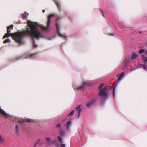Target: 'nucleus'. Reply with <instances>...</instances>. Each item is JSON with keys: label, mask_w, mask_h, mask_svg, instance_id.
<instances>
[{"label": "nucleus", "mask_w": 147, "mask_h": 147, "mask_svg": "<svg viewBox=\"0 0 147 147\" xmlns=\"http://www.w3.org/2000/svg\"><path fill=\"white\" fill-rule=\"evenodd\" d=\"M126 59H125V62L126 63Z\"/></svg>", "instance_id": "4c0bfd02"}, {"label": "nucleus", "mask_w": 147, "mask_h": 147, "mask_svg": "<svg viewBox=\"0 0 147 147\" xmlns=\"http://www.w3.org/2000/svg\"><path fill=\"white\" fill-rule=\"evenodd\" d=\"M53 0L55 4L57 5L58 9L60 11H61V6L60 5V2L58 0Z\"/></svg>", "instance_id": "39448f33"}, {"label": "nucleus", "mask_w": 147, "mask_h": 147, "mask_svg": "<svg viewBox=\"0 0 147 147\" xmlns=\"http://www.w3.org/2000/svg\"><path fill=\"white\" fill-rule=\"evenodd\" d=\"M72 122L71 121H69L67 122L66 123V127L67 129H69L71 125Z\"/></svg>", "instance_id": "9b49d317"}, {"label": "nucleus", "mask_w": 147, "mask_h": 147, "mask_svg": "<svg viewBox=\"0 0 147 147\" xmlns=\"http://www.w3.org/2000/svg\"><path fill=\"white\" fill-rule=\"evenodd\" d=\"M141 66H140V67H143V68L144 69V70H146V67H145V66L143 65V64H142V65H141Z\"/></svg>", "instance_id": "4be33fe9"}, {"label": "nucleus", "mask_w": 147, "mask_h": 147, "mask_svg": "<svg viewBox=\"0 0 147 147\" xmlns=\"http://www.w3.org/2000/svg\"><path fill=\"white\" fill-rule=\"evenodd\" d=\"M144 49H141L139 51V53L140 54H141L144 52Z\"/></svg>", "instance_id": "f3484780"}, {"label": "nucleus", "mask_w": 147, "mask_h": 147, "mask_svg": "<svg viewBox=\"0 0 147 147\" xmlns=\"http://www.w3.org/2000/svg\"><path fill=\"white\" fill-rule=\"evenodd\" d=\"M107 90L106 87H105L102 90H100L99 93V95L103 97H106L107 96Z\"/></svg>", "instance_id": "20e7f679"}, {"label": "nucleus", "mask_w": 147, "mask_h": 147, "mask_svg": "<svg viewBox=\"0 0 147 147\" xmlns=\"http://www.w3.org/2000/svg\"><path fill=\"white\" fill-rule=\"evenodd\" d=\"M33 121L32 119H23L20 121V122L21 123H24V122H32Z\"/></svg>", "instance_id": "6e6552de"}, {"label": "nucleus", "mask_w": 147, "mask_h": 147, "mask_svg": "<svg viewBox=\"0 0 147 147\" xmlns=\"http://www.w3.org/2000/svg\"><path fill=\"white\" fill-rule=\"evenodd\" d=\"M46 140L47 141L49 142L50 141L51 138L49 137H47L46 138Z\"/></svg>", "instance_id": "5701e85b"}, {"label": "nucleus", "mask_w": 147, "mask_h": 147, "mask_svg": "<svg viewBox=\"0 0 147 147\" xmlns=\"http://www.w3.org/2000/svg\"><path fill=\"white\" fill-rule=\"evenodd\" d=\"M140 32V34L141 33V32Z\"/></svg>", "instance_id": "ea45409f"}, {"label": "nucleus", "mask_w": 147, "mask_h": 147, "mask_svg": "<svg viewBox=\"0 0 147 147\" xmlns=\"http://www.w3.org/2000/svg\"><path fill=\"white\" fill-rule=\"evenodd\" d=\"M115 83V82H114V84H113V85L112 86L113 87V86H114V84Z\"/></svg>", "instance_id": "58836bf2"}, {"label": "nucleus", "mask_w": 147, "mask_h": 147, "mask_svg": "<svg viewBox=\"0 0 147 147\" xmlns=\"http://www.w3.org/2000/svg\"><path fill=\"white\" fill-rule=\"evenodd\" d=\"M40 139H39L37 140L36 142L37 144H38V143L40 141Z\"/></svg>", "instance_id": "bb28decb"}, {"label": "nucleus", "mask_w": 147, "mask_h": 147, "mask_svg": "<svg viewBox=\"0 0 147 147\" xmlns=\"http://www.w3.org/2000/svg\"><path fill=\"white\" fill-rule=\"evenodd\" d=\"M13 25H10V26H9V27H7V28H8V29H12L13 28Z\"/></svg>", "instance_id": "412c9836"}, {"label": "nucleus", "mask_w": 147, "mask_h": 147, "mask_svg": "<svg viewBox=\"0 0 147 147\" xmlns=\"http://www.w3.org/2000/svg\"><path fill=\"white\" fill-rule=\"evenodd\" d=\"M143 60L144 61V63L146 64L147 62V57L143 59Z\"/></svg>", "instance_id": "aec40b11"}, {"label": "nucleus", "mask_w": 147, "mask_h": 147, "mask_svg": "<svg viewBox=\"0 0 147 147\" xmlns=\"http://www.w3.org/2000/svg\"><path fill=\"white\" fill-rule=\"evenodd\" d=\"M35 54H36V53L32 54L30 55V57H32L33 55H34Z\"/></svg>", "instance_id": "c756f323"}, {"label": "nucleus", "mask_w": 147, "mask_h": 147, "mask_svg": "<svg viewBox=\"0 0 147 147\" xmlns=\"http://www.w3.org/2000/svg\"><path fill=\"white\" fill-rule=\"evenodd\" d=\"M60 147H66L65 144H61L60 146Z\"/></svg>", "instance_id": "393cba45"}, {"label": "nucleus", "mask_w": 147, "mask_h": 147, "mask_svg": "<svg viewBox=\"0 0 147 147\" xmlns=\"http://www.w3.org/2000/svg\"><path fill=\"white\" fill-rule=\"evenodd\" d=\"M111 35H113V34H111Z\"/></svg>", "instance_id": "a19ab883"}, {"label": "nucleus", "mask_w": 147, "mask_h": 147, "mask_svg": "<svg viewBox=\"0 0 147 147\" xmlns=\"http://www.w3.org/2000/svg\"><path fill=\"white\" fill-rule=\"evenodd\" d=\"M15 129L16 132L17 133H18L19 131V129L18 126L17 125H16Z\"/></svg>", "instance_id": "dca6fc26"}, {"label": "nucleus", "mask_w": 147, "mask_h": 147, "mask_svg": "<svg viewBox=\"0 0 147 147\" xmlns=\"http://www.w3.org/2000/svg\"><path fill=\"white\" fill-rule=\"evenodd\" d=\"M61 18L60 17V16H58L56 20V26L57 28V32L58 34V35L59 36L61 37H63L65 38H66V37L65 36L63 35L62 34H61L60 33L59 29H60V27L59 26V24L57 22V21L59 19Z\"/></svg>", "instance_id": "7ed1b4c3"}, {"label": "nucleus", "mask_w": 147, "mask_h": 147, "mask_svg": "<svg viewBox=\"0 0 147 147\" xmlns=\"http://www.w3.org/2000/svg\"><path fill=\"white\" fill-rule=\"evenodd\" d=\"M86 84V83H84L83 84L80 86L76 88L77 89L80 90L84 88V86Z\"/></svg>", "instance_id": "f8f14e48"}, {"label": "nucleus", "mask_w": 147, "mask_h": 147, "mask_svg": "<svg viewBox=\"0 0 147 147\" xmlns=\"http://www.w3.org/2000/svg\"><path fill=\"white\" fill-rule=\"evenodd\" d=\"M144 53L146 55H147V50H144Z\"/></svg>", "instance_id": "2f4dec72"}, {"label": "nucleus", "mask_w": 147, "mask_h": 147, "mask_svg": "<svg viewBox=\"0 0 147 147\" xmlns=\"http://www.w3.org/2000/svg\"><path fill=\"white\" fill-rule=\"evenodd\" d=\"M28 25L26 27V30H24L21 32H17L14 33H10L11 30L7 29V33L3 36V39L7 38L9 36H11L15 41L20 44L22 43L23 38L25 36L30 35L33 39V45L34 48H36L37 45H35L34 38L38 40L40 38H43V37L41 33L37 29L38 25L37 22L34 23L30 20L27 21Z\"/></svg>", "instance_id": "f257e3e1"}, {"label": "nucleus", "mask_w": 147, "mask_h": 147, "mask_svg": "<svg viewBox=\"0 0 147 147\" xmlns=\"http://www.w3.org/2000/svg\"><path fill=\"white\" fill-rule=\"evenodd\" d=\"M61 125L60 123H59L57 125L56 127H60Z\"/></svg>", "instance_id": "c85d7f7f"}, {"label": "nucleus", "mask_w": 147, "mask_h": 147, "mask_svg": "<svg viewBox=\"0 0 147 147\" xmlns=\"http://www.w3.org/2000/svg\"><path fill=\"white\" fill-rule=\"evenodd\" d=\"M115 87L114 86L113 88V95L114 96V95H115L114 92H115Z\"/></svg>", "instance_id": "a878e982"}, {"label": "nucleus", "mask_w": 147, "mask_h": 147, "mask_svg": "<svg viewBox=\"0 0 147 147\" xmlns=\"http://www.w3.org/2000/svg\"><path fill=\"white\" fill-rule=\"evenodd\" d=\"M75 111L74 110L72 111L67 115L68 116H71L74 115V113Z\"/></svg>", "instance_id": "ddd939ff"}, {"label": "nucleus", "mask_w": 147, "mask_h": 147, "mask_svg": "<svg viewBox=\"0 0 147 147\" xmlns=\"http://www.w3.org/2000/svg\"><path fill=\"white\" fill-rule=\"evenodd\" d=\"M28 16V13L26 12H25L22 15V16L23 19H24L26 16Z\"/></svg>", "instance_id": "2eb2a0df"}, {"label": "nucleus", "mask_w": 147, "mask_h": 147, "mask_svg": "<svg viewBox=\"0 0 147 147\" xmlns=\"http://www.w3.org/2000/svg\"><path fill=\"white\" fill-rule=\"evenodd\" d=\"M64 134V132H62L61 133V136L63 135Z\"/></svg>", "instance_id": "473e14b6"}, {"label": "nucleus", "mask_w": 147, "mask_h": 147, "mask_svg": "<svg viewBox=\"0 0 147 147\" xmlns=\"http://www.w3.org/2000/svg\"><path fill=\"white\" fill-rule=\"evenodd\" d=\"M57 138L58 139V141L60 143H61L62 142V138H61V137H60L59 136H58L57 137Z\"/></svg>", "instance_id": "a211bd4d"}, {"label": "nucleus", "mask_w": 147, "mask_h": 147, "mask_svg": "<svg viewBox=\"0 0 147 147\" xmlns=\"http://www.w3.org/2000/svg\"><path fill=\"white\" fill-rule=\"evenodd\" d=\"M2 140V138L1 137V136L0 135V142Z\"/></svg>", "instance_id": "7c9ffc66"}, {"label": "nucleus", "mask_w": 147, "mask_h": 147, "mask_svg": "<svg viewBox=\"0 0 147 147\" xmlns=\"http://www.w3.org/2000/svg\"><path fill=\"white\" fill-rule=\"evenodd\" d=\"M76 111L78 113V115L77 117L79 118L80 116L81 112L82 111V109L80 108V105H79L76 108Z\"/></svg>", "instance_id": "423d86ee"}, {"label": "nucleus", "mask_w": 147, "mask_h": 147, "mask_svg": "<svg viewBox=\"0 0 147 147\" xmlns=\"http://www.w3.org/2000/svg\"><path fill=\"white\" fill-rule=\"evenodd\" d=\"M45 11V10H42V12L43 13H44Z\"/></svg>", "instance_id": "e433bc0d"}, {"label": "nucleus", "mask_w": 147, "mask_h": 147, "mask_svg": "<svg viewBox=\"0 0 147 147\" xmlns=\"http://www.w3.org/2000/svg\"><path fill=\"white\" fill-rule=\"evenodd\" d=\"M38 144H37V143H36L35 144V147Z\"/></svg>", "instance_id": "c9c22d12"}, {"label": "nucleus", "mask_w": 147, "mask_h": 147, "mask_svg": "<svg viewBox=\"0 0 147 147\" xmlns=\"http://www.w3.org/2000/svg\"><path fill=\"white\" fill-rule=\"evenodd\" d=\"M21 57H20V56H19V57H17L16 58V60H18V59H20Z\"/></svg>", "instance_id": "cd10ccee"}, {"label": "nucleus", "mask_w": 147, "mask_h": 147, "mask_svg": "<svg viewBox=\"0 0 147 147\" xmlns=\"http://www.w3.org/2000/svg\"><path fill=\"white\" fill-rule=\"evenodd\" d=\"M100 10H101V11L102 12V16H103L104 17V14L103 13V11L102 10H101V9H100Z\"/></svg>", "instance_id": "72a5a7b5"}, {"label": "nucleus", "mask_w": 147, "mask_h": 147, "mask_svg": "<svg viewBox=\"0 0 147 147\" xmlns=\"http://www.w3.org/2000/svg\"><path fill=\"white\" fill-rule=\"evenodd\" d=\"M95 101L94 100H90L89 102L87 103L86 106L88 108H90V107L94 103Z\"/></svg>", "instance_id": "1a4fd4ad"}, {"label": "nucleus", "mask_w": 147, "mask_h": 147, "mask_svg": "<svg viewBox=\"0 0 147 147\" xmlns=\"http://www.w3.org/2000/svg\"><path fill=\"white\" fill-rule=\"evenodd\" d=\"M137 53H132V55L131 57L132 59H136L137 56Z\"/></svg>", "instance_id": "9d476101"}, {"label": "nucleus", "mask_w": 147, "mask_h": 147, "mask_svg": "<svg viewBox=\"0 0 147 147\" xmlns=\"http://www.w3.org/2000/svg\"><path fill=\"white\" fill-rule=\"evenodd\" d=\"M55 15L54 14H51L49 15L47 18V26L45 27L42 25L40 26L42 29L46 31H48L49 30V26L50 23V20L51 17L54 16Z\"/></svg>", "instance_id": "f03ea898"}, {"label": "nucleus", "mask_w": 147, "mask_h": 147, "mask_svg": "<svg viewBox=\"0 0 147 147\" xmlns=\"http://www.w3.org/2000/svg\"><path fill=\"white\" fill-rule=\"evenodd\" d=\"M104 85V84L103 83H102L101 84L100 86L98 87V89L100 90H101L103 86Z\"/></svg>", "instance_id": "6ab92c4d"}, {"label": "nucleus", "mask_w": 147, "mask_h": 147, "mask_svg": "<svg viewBox=\"0 0 147 147\" xmlns=\"http://www.w3.org/2000/svg\"><path fill=\"white\" fill-rule=\"evenodd\" d=\"M9 39H7L3 41V43H5L9 42Z\"/></svg>", "instance_id": "b1692460"}, {"label": "nucleus", "mask_w": 147, "mask_h": 147, "mask_svg": "<svg viewBox=\"0 0 147 147\" xmlns=\"http://www.w3.org/2000/svg\"><path fill=\"white\" fill-rule=\"evenodd\" d=\"M0 113L3 115L6 118H8L9 117V114H7L5 111L0 108Z\"/></svg>", "instance_id": "0eeeda50"}, {"label": "nucleus", "mask_w": 147, "mask_h": 147, "mask_svg": "<svg viewBox=\"0 0 147 147\" xmlns=\"http://www.w3.org/2000/svg\"><path fill=\"white\" fill-rule=\"evenodd\" d=\"M124 72H122V73H121V74L119 76L118 78V80H120V79H121V78L124 76Z\"/></svg>", "instance_id": "4468645a"}, {"label": "nucleus", "mask_w": 147, "mask_h": 147, "mask_svg": "<svg viewBox=\"0 0 147 147\" xmlns=\"http://www.w3.org/2000/svg\"><path fill=\"white\" fill-rule=\"evenodd\" d=\"M142 56L143 59H144V58H146V57H145V56L144 55H143Z\"/></svg>", "instance_id": "f704fd0d"}]
</instances>
